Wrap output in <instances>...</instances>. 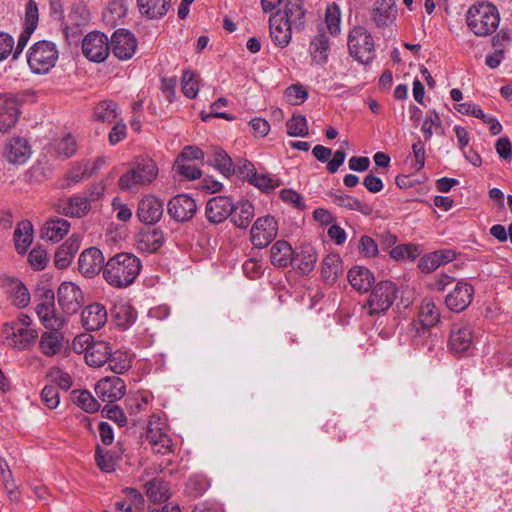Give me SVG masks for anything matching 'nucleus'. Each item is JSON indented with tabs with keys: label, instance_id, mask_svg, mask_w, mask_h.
Wrapping results in <instances>:
<instances>
[{
	"label": "nucleus",
	"instance_id": "69168bd1",
	"mask_svg": "<svg viewBox=\"0 0 512 512\" xmlns=\"http://www.w3.org/2000/svg\"><path fill=\"white\" fill-rule=\"evenodd\" d=\"M41 400L49 409H55L60 403L58 387L55 385H46L41 392Z\"/></svg>",
	"mask_w": 512,
	"mask_h": 512
},
{
	"label": "nucleus",
	"instance_id": "f03ea898",
	"mask_svg": "<svg viewBox=\"0 0 512 512\" xmlns=\"http://www.w3.org/2000/svg\"><path fill=\"white\" fill-rule=\"evenodd\" d=\"M466 22L476 36H488L495 32L499 25L498 9L489 1L476 2L466 12Z\"/></svg>",
	"mask_w": 512,
	"mask_h": 512
},
{
	"label": "nucleus",
	"instance_id": "9b49d317",
	"mask_svg": "<svg viewBox=\"0 0 512 512\" xmlns=\"http://www.w3.org/2000/svg\"><path fill=\"white\" fill-rule=\"evenodd\" d=\"M82 52L92 62H103L110 53V41L101 32H90L82 41Z\"/></svg>",
	"mask_w": 512,
	"mask_h": 512
},
{
	"label": "nucleus",
	"instance_id": "a19ab883",
	"mask_svg": "<svg viewBox=\"0 0 512 512\" xmlns=\"http://www.w3.org/2000/svg\"><path fill=\"white\" fill-rule=\"evenodd\" d=\"M230 216L236 227L245 229L254 217V206L249 201H240L236 205L233 204V211Z\"/></svg>",
	"mask_w": 512,
	"mask_h": 512
},
{
	"label": "nucleus",
	"instance_id": "6ab92c4d",
	"mask_svg": "<svg viewBox=\"0 0 512 512\" xmlns=\"http://www.w3.org/2000/svg\"><path fill=\"white\" fill-rule=\"evenodd\" d=\"M197 211L195 200L185 194L173 197L168 203L169 215L178 222L190 220Z\"/></svg>",
	"mask_w": 512,
	"mask_h": 512
},
{
	"label": "nucleus",
	"instance_id": "37998d69",
	"mask_svg": "<svg viewBox=\"0 0 512 512\" xmlns=\"http://www.w3.org/2000/svg\"><path fill=\"white\" fill-rule=\"evenodd\" d=\"M33 240V227L29 221L20 222L14 232L15 247L19 253H25Z\"/></svg>",
	"mask_w": 512,
	"mask_h": 512
},
{
	"label": "nucleus",
	"instance_id": "bf43d9fd",
	"mask_svg": "<svg viewBox=\"0 0 512 512\" xmlns=\"http://www.w3.org/2000/svg\"><path fill=\"white\" fill-rule=\"evenodd\" d=\"M284 95L289 104L300 105L307 100L308 91L303 85L297 83L288 86Z\"/></svg>",
	"mask_w": 512,
	"mask_h": 512
},
{
	"label": "nucleus",
	"instance_id": "a878e982",
	"mask_svg": "<svg viewBox=\"0 0 512 512\" xmlns=\"http://www.w3.org/2000/svg\"><path fill=\"white\" fill-rule=\"evenodd\" d=\"M111 314L115 324L122 329H128L137 319L134 307L123 299L114 302Z\"/></svg>",
	"mask_w": 512,
	"mask_h": 512
},
{
	"label": "nucleus",
	"instance_id": "49530a36",
	"mask_svg": "<svg viewBox=\"0 0 512 512\" xmlns=\"http://www.w3.org/2000/svg\"><path fill=\"white\" fill-rule=\"evenodd\" d=\"M342 273V261L338 254H328L321 264V276L326 281H334Z\"/></svg>",
	"mask_w": 512,
	"mask_h": 512
},
{
	"label": "nucleus",
	"instance_id": "393cba45",
	"mask_svg": "<svg viewBox=\"0 0 512 512\" xmlns=\"http://www.w3.org/2000/svg\"><path fill=\"white\" fill-rule=\"evenodd\" d=\"M108 319V313L103 304L92 303L84 308L81 314L83 327L88 331L102 328Z\"/></svg>",
	"mask_w": 512,
	"mask_h": 512
},
{
	"label": "nucleus",
	"instance_id": "39448f33",
	"mask_svg": "<svg viewBox=\"0 0 512 512\" xmlns=\"http://www.w3.org/2000/svg\"><path fill=\"white\" fill-rule=\"evenodd\" d=\"M348 50L359 63H370L375 58V44L371 33L363 26L352 28L348 35Z\"/></svg>",
	"mask_w": 512,
	"mask_h": 512
},
{
	"label": "nucleus",
	"instance_id": "72a5a7b5",
	"mask_svg": "<svg viewBox=\"0 0 512 512\" xmlns=\"http://www.w3.org/2000/svg\"><path fill=\"white\" fill-rule=\"evenodd\" d=\"M79 248V237L72 235L66 242L58 247L55 253V265L60 269L67 268L71 264Z\"/></svg>",
	"mask_w": 512,
	"mask_h": 512
},
{
	"label": "nucleus",
	"instance_id": "2eb2a0df",
	"mask_svg": "<svg viewBox=\"0 0 512 512\" xmlns=\"http://www.w3.org/2000/svg\"><path fill=\"white\" fill-rule=\"evenodd\" d=\"M95 393L102 401L113 403L124 397L126 385L117 376H106L95 385Z\"/></svg>",
	"mask_w": 512,
	"mask_h": 512
},
{
	"label": "nucleus",
	"instance_id": "6e6d98bb",
	"mask_svg": "<svg viewBox=\"0 0 512 512\" xmlns=\"http://www.w3.org/2000/svg\"><path fill=\"white\" fill-rule=\"evenodd\" d=\"M500 38H502L503 41L509 42V39L505 36V34L502 36L500 34H497L493 38V45L495 47V51L492 54L487 55L485 58V64L491 69L497 68L504 58L505 45L499 44L498 46Z\"/></svg>",
	"mask_w": 512,
	"mask_h": 512
},
{
	"label": "nucleus",
	"instance_id": "20e7f679",
	"mask_svg": "<svg viewBox=\"0 0 512 512\" xmlns=\"http://www.w3.org/2000/svg\"><path fill=\"white\" fill-rule=\"evenodd\" d=\"M73 350L84 353L85 361L90 367H102L109 360L111 347L105 341H93L90 334H80L73 340Z\"/></svg>",
	"mask_w": 512,
	"mask_h": 512
},
{
	"label": "nucleus",
	"instance_id": "7ed1b4c3",
	"mask_svg": "<svg viewBox=\"0 0 512 512\" xmlns=\"http://www.w3.org/2000/svg\"><path fill=\"white\" fill-rule=\"evenodd\" d=\"M157 176L158 166L152 158L137 157L132 168L119 178V187L122 190L130 191L137 186L149 185Z\"/></svg>",
	"mask_w": 512,
	"mask_h": 512
},
{
	"label": "nucleus",
	"instance_id": "c03bdc74",
	"mask_svg": "<svg viewBox=\"0 0 512 512\" xmlns=\"http://www.w3.org/2000/svg\"><path fill=\"white\" fill-rule=\"evenodd\" d=\"M127 14V5L124 0H112L103 11V21L109 26H116Z\"/></svg>",
	"mask_w": 512,
	"mask_h": 512
},
{
	"label": "nucleus",
	"instance_id": "4be33fe9",
	"mask_svg": "<svg viewBox=\"0 0 512 512\" xmlns=\"http://www.w3.org/2000/svg\"><path fill=\"white\" fill-rule=\"evenodd\" d=\"M270 37L273 43L281 48L288 46L295 30L280 14L274 13L269 19Z\"/></svg>",
	"mask_w": 512,
	"mask_h": 512
},
{
	"label": "nucleus",
	"instance_id": "423d86ee",
	"mask_svg": "<svg viewBox=\"0 0 512 512\" xmlns=\"http://www.w3.org/2000/svg\"><path fill=\"white\" fill-rule=\"evenodd\" d=\"M58 59L56 45L50 41H39L28 51L27 62L36 74H45L54 67Z\"/></svg>",
	"mask_w": 512,
	"mask_h": 512
},
{
	"label": "nucleus",
	"instance_id": "e2e57ef3",
	"mask_svg": "<svg viewBox=\"0 0 512 512\" xmlns=\"http://www.w3.org/2000/svg\"><path fill=\"white\" fill-rule=\"evenodd\" d=\"M154 452L166 454L172 452L173 442L167 431L155 435L154 439H147Z\"/></svg>",
	"mask_w": 512,
	"mask_h": 512
},
{
	"label": "nucleus",
	"instance_id": "9d476101",
	"mask_svg": "<svg viewBox=\"0 0 512 512\" xmlns=\"http://www.w3.org/2000/svg\"><path fill=\"white\" fill-rule=\"evenodd\" d=\"M35 312L40 323L47 330H61L64 327L65 319L55 311L54 293L50 289L43 291L39 302L36 304Z\"/></svg>",
	"mask_w": 512,
	"mask_h": 512
},
{
	"label": "nucleus",
	"instance_id": "774afa93",
	"mask_svg": "<svg viewBox=\"0 0 512 512\" xmlns=\"http://www.w3.org/2000/svg\"><path fill=\"white\" fill-rule=\"evenodd\" d=\"M30 265L36 270H42L46 267L48 262V254L45 249L41 247L33 248L28 256Z\"/></svg>",
	"mask_w": 512,
	"mask_h": 512
},
{
	"label": "nucleus",
	"instance_id": "f257e3e1",
	"mask_svg": "<svg viewBox=\"0 0 512 512\" xmlns=\"http://www.w3.org/2000/svg\"><path fill=\"white\" fill-rule=\"evenodd\" d=\"M140 259L129 252L118 253L106 262L103 277L115 288H126L134 283L141 271Z\"/></svg>",
	"mask_w": 512,
	"mask_h": 512
},
{
	"label": "nucleus",
	"instance_id": "6e6552de",
	"mask_svg": "<svg viewBox=\"0 0 512 512\" xmlns=\"http://www.w3.org/2000/svg\"><path fill=\"white\" fill-rule=\"evenodd\" d=\"M397 14L395 0H376L370 13V20L383 35L392 37Z\"/></svg>",
	"mask_w": 512,
	"mask_h": 512
},
{
	"label": "nucleus",
	"instance_id": "e433bc0d",
	"mask_svg": "<svg viewBox=\"0 0 512 512\" xmlns=\"http://www.w3.org/2000/svg\"><path fill=\"white\" fill-rule=\"evenodd\" d=\"M63 347V334L60 330H48L42 333L39 340L41 352L48 356L58 354Z\"/></svg>",
	"mask_w": 512,
	"mask_h": 512
},
{
	"label": "nucleus",
	"instance_id": "412c9836",
	"mask_svg": "<svg viewBox=\"0 0 512 512\" xmlns=\"http://www.w3.org/2000/svg\"><path fill=\"white\" fill-rule=\"evenodd\" d=\"M163 214V203L153 195L144 196L138 204L137 216L145 224L158 222Z\"/></svg>",
	"mask_w": 512,
	"mask_h": 512
},
{
	"label": "nucleus",
	"instance_id": "a211bd4d",
	"mask_svg": "<svg viewBox=\"0 0 512 512\" xmlns=\"http://www.w3.org/2000/svg\"><path fill=\"white\" fill-rule=\"evenodd\" d=\"M473 342L472 326L468 323H455L453 324L448 346L455 354L466 352Z\"/></svg>",
	"mask_w": 512,
	"mask_h": 512
},
{
	"label": "nucleus",
	"instance_id": "b1692460",
	"mask_svg": "<svg viewBox=\"0 0 512 512\" xmlns=\"http://www.w3.org/2000/svg\"><path fill=\"white\" fill-rule=\"evenodd\" d=\"M164 243V233L158 228L142 229L136 236V248L143 253H155Z\"/></svg>",
	"mask_w": 512,
	"mask_h": 512
},
{
	"label": "nucleus",
	"instance_id": "4c0bfd02",
	"mask_svg": "<svg viewBox=\"0 0 512 512\" xmlns=\"http://www.w3.org/2000/svg\"><path fill=\"white\" fill-rule=\"evenodd\" d=\"M329 197L332 202L339 207H343L352 211H358L364 215H369L371 213V208L369 205L351 195L344 194L341 191L331 192L329 193Z\"/></svg>",
	"mask_w": 512,
	"mask_h": 512
},
{
	"label": "nucleus",
	"instance_id": "052dcab7",
	"mask_svg": "<svg viewBox=\"0 0 512 512\" xmlns=\"http://www.w3.org/2000/svg\"><path fill=\"white\" fill-rule=\"evenodd\" d=\"M249 182L262 190L263 192H270L277 188L280 183L278 179L268 175V174H258L254 173L250 176Z\"/></svg>",
	"mask_w": 512,
	"mask_h": 512
},
{
	"label": "nucleus",
	"instance_id": "1a4fd4ad",
	"mask_svg": "<svg viewBox=\"0 0 512 512\" xmlns=\"http://www.w3.org/2000/svg\"><path fill=\"white\" fill-rule=\"evenodd\" d=\"M3 343L16 350H28L36 342L38 331L30 327H23L17 324L3 325Z\"/></svg>",
	"mask_w": 512,
	"mask_h": 512
},
{
	"label": "nucleus",
	"instance_id": "3c124183",
	"mask_svg": "<svg viewBox=\"0 0 512 512\" xmlns=\"http://www.w3.org/2000/svg\"><path fill=\"white\" fill-rule=\"evenodd\" d=\"M118 116L117 104L111 100L100 102L94 110V118L101 122H113Z\"/></svg>",
	"mask_w": 512,
	"mask_h": 512
},
{
	"label": "nucleus",
	"instance_id": "680f3d73",
	"mask_svg": "<svg viewBox=\"0 0 512 512\" xmlns=\"http://www.w3.org/2000/svg\"><path fill=\"white\" fill-rule=\"evenodd\" d=\"M442 127L440 115L436 111H428L426 118L422 124L421 131L424 134L425 141H429L435 129Z\"/></svg>",
	"mask_w": 512,
	"mask_h": 512
},
{
	"label": "nucleus",
	"instance_id": "bb28decb",
	"mask_svg": "<svg viewBox=\"0 0 512 512\" xmlns=\"http://www.w3.org/2000/svg\"><path fill=\"white\" fill-rule=\"evenodd\" d=\"M309 53L314 64L324 65L327 63L330 53V42L324 31L319 30L311 39Z\"/></svg>",
	"mask_w": 512,
	"mask_h": 512
},
{
	"label": "nucleus",
	"instance_id": "aec40b11",
	"mask_svg": "<svg viewBox=\"0 0 512 512\" xmlns=\"http://www.w3.org/2000/svg\"><path fill=\"white\" fill-rule=\"evenodd\" d=\"M78 268L85 277H93L104 269V256L102 252L95 247L85 249L78 261Z\"/></svg>",
	"mask_w": 512,
	"mask_h": 512
},
{
	"label": "nucleus",
	"instance_id": "7c9ffc66",
	"mask_svg": "<svg viewBox=\"0 0 512 512\" xmlns=\"http://www.w3.org/2000/svg\"><path fill=\"white\" fill-rule=\"evenodd\" d=\"M142 16L150 20L163 18L171 7V0H136Z\"/></svg>",
	"mask_w": 512,
	"mask_h": 512
},
{
	"label": "nucleus",
	"instance_id": "2f4dec72",
	"mask_svg": "<svg viewBox=\"0 0 512 512\" xmlns=\"http://www.w3.org/2000/svg\"><path fill=\"white\" fill-rule=\"evenodd\" d=\"M19 115L17 102L13 99H4L0 103V133H6L14 128Z\"/></svg>",
	"mask_w": 512,
	"mask_h": 512
},
{
	"label": "nucleus",
	"instance_id": "ea45409f",
	"mask_svg": "<svg viewBox=\"0 0 512 512\" xmlns=\"http://www.w3.org/2000/svg\"><path fill=\"white\" fill-rule=\"evenodd\" d=\"M293 261L302 275H308L315 267L317 253L313 247L303 246L298 253L294 254Z\"/></svg>",
	"mask_w": 512,
	"mask_h": 512
},
{
	"label": "nucleus",
	"instance_id": "0eeeda50",
	"mask_svg": "<svg viewBox=\"0 0 512 512\" xmlns=\"http://www.w3.org/2000/svg\"><path fill=\"white\" fill-rule=\"evenodd\" d=\"M397 292L398 290L394 283L391 281H381L374 286L363 308L370 316L384 313L392 306Z\"/></svg>",
	"mask_w": 512,
	"mask_h": 512
},
{
	"label": "nucleus",
	"instance_id": "dca6fc26",
	"mask_svg": "<svg viewBox=\"0 0 512 512\" xmlns=\"http://www.w3.org/2000/svg\"><path fill=\"white\" fill-rule=\"evenodd\" d=\"M31 155L32 148L29 141L20 136L9 139L3 149L4 158L13 165L25 164Z\"/></svg>",
	"mask_w": 512,
	"mask_h": 512
},
{
	"label": "nucleus",
	"instance_id": "f8f14e48",
	"mask_svg": "<svg viewBox=\"0 0 512 512\" xmlns=\"http://www.w3.org/2000/svg\"><path fill=\"white\" fill-rule=\"evenodd\" d=\"M278 233V224L274 217L267 215L258 218L250 231V240L254 247L262 249L270 244Z\"/></svg>",
	"mask_w": 512,
	"mask_h": 512
},
{
	"label": "nucleus",
	"instance_id": "f3484780",
	"mask_svg": "<svg viewBox=\"0 0 512 512\" xmlns=\"http://www.w3.org/2000/svg\"><path fill=\"white\" fill-rule=\"evenodd\" d=\"M57 297L61 309L67 314L76 313L83 301L81 289L72 282H63L58 288Z\"/></svg>",
	"mask_w": 512,
	"mask_h": 512
},
{
	"label": "nucleus",
	"instance_id": "79ce46f5",
	"mask_svg": "<svg viewBox=\"0 0 512 512\" xmlns=\"http://www.w3.org/2000/svg\"><path fill=\"white\" fill-rule=\"evenodd\" d=\"M440 311L431 299H424L419 308V320L426 328L437 325L440 321Z\"/></svg>",
	"mask_w": 512,
	"mask_h": 512
},
{
	"label": "nucleus",
	"instance_id": "0e129e2a",
	"mask_svg": "<svg viewBox=\"0 0 512 512\" xmlns=\"http://www.w3.org/2000/svg\"><path fill=\"white\" fill-rule=\"evenodd\" d=\"M95 460L99 469L103 472L109 473L114 471L116 461L109 451H105L97 446L95 453Z\"/></svg>",
	"mask_w": 512,
	"mask_h": 512
},
{
	"label": "nucleus",
	"instance_id": "864d4df0",
	"mask_svg": "<svg viewBox=\"0 0 512 512\" xmlns=\"http://www.w3.org/2000/svg\"><path fill=\"white\" fill-rule=\"evenodd\" d=\"M325 23L331 35L336 36L341 30V12L335 3L329 4L325 12Z\"/></svg>",
	"mask_w": 512,
	"mask_h": 512
},
{
	"label": "nucleus",
	"instance_id": "09e8293b",
	"mask_svg": "<svg viewBox=\"0 0 512 512\" xmlns=\"http://www.w3.org/2000/svg\"><path fill=\"white\" fill-rule=\"evenodd\" d=\"M146 495L156 504L169 498V488L160 478H154L146 484Z\"/></svg>",
	"mask_w": 512,
	"mask_h": 512
},
{
	"label": "nucleus",
	"instance_id": "f704fd0d",
	"mask_svg": "<svg viewBox=\"0 0 512 512\" xmlns=\"http://www.w3.org/2000/svg\"><path fill=\"white\" fill-rule=\"evenodd\" d=\"M275 13L280 14L295 30H300L304 25L305 13L301 0H287L284 9Z\"/></svg>",
	"mask_w": 512,
	"mask_h": 512
},
{
	"label": "nucleus",
	"instance_id": "58836bf2",
	"mask_svg": "<svg viewBox=\"0 0 512 512\" xmlns=\"http://www.w3.org/2000/svg\"><path fill=\"white\" fill-rule=\"evenodd\" d=\"M348 280L354 289L366 292L371 288L374 276L368 268L356 266L349 270Z\"/></svg>",
	"mask_w": 512,
	"mask_h": 512
},
{
	"label": "nucleus",
	"instance_id": "c756f323",
	"mask_svg": "<svg viewBox=\"0 0 512 512\" xmlns=\"http://www.w3.org/2000/svg\"><path fill=\"white\" fill-rule=\"evenodd\" d=\"M76 140L71 134L55 139L44 147L47 155L54 158L66 159L76 152Z\"/></svg>",
	"mask_w": 512,
	"mask_h": 512
},
{
	"label": "nucleus",
	"instance_id": "de8ad7c7",
	"mask_svg": "<svg viewBox=\"0 0 512 512\" xmlns=\"http://www.w3.org/2000/svg\"><path fill=\"white\" fill-rule=\"evenodd\" d=\"M71 397L73 403L87 413L97 412L100 408L98 401L87 390H74Z\"/></svg>",
	"mask_w": 512,
	"mask_h": 512
},
{
	"label": "nucleus",
	"instance_id": "13d9d810",
	"mask_svg": "<svg viewBox=\"0 0 512 512\" xmlns=\"http://www.w3.org/2000/svg\"><path fill=\"white\" fill-rule=\"evenodd\" d=\"M174 171L187 180H195L201 177L200 169L190 162H186L183 158H177L175 160Z\"/></svg>",
	"mask_w": 512,
	"mask_h": 512
},
{
	"label": "nucleus",
	"instance_id": "a18cd8bd",
	"mask_svg": "<svg viewBox=\"0 0 512 512\" xmlns=\"http://www.w3.org/2000/svg\"><path fill=\"white\" fill-rule=\"evenodd\" d=\"M8 293L11 302L19 308H25L30 303V293L20 280L14 279L9 282Z\"/></svg>",
	"mask_w": 512,
	"mask_h": 512
},
{
	"label": "nucleus",
	"instance_id": "c85d7f7f",
	"mask_svg": "<svg viewBox=\"0 0 512 512\" xmlns=\"http://www.w3.org/2000/svg\"><path fill=\"white\" fill-rule=\"evenodd\" d=\"M206 163L225 177L234 174L235 168L230 156L220 147H212L207 153Z\"/></svg>",
	"mask_w": 512,
	"mask_h": 512
},
{
	"label": "nucleus",
	"instance_id": "603ef678",
	"mask_svg": "<svg viewBox=\"0 0 512 512\" xmlns=\"http://www.w3.org/2000/svg\"><path fill=\"white\" fill-rule=\"evenodd\" d=\"M210 487V481L203 475H193L186 483V492L192 498L201 497Z\"/></svg>",
	"mask_w": 512,
	"mask_h": 512
},
{
	"label": "nucleus",
	"instance_id": "473e14b6",
	"mask_svg": "<svg viewBox=\"0 0 512 512\" xmlns=\"http://www.w3.org/2000/svg\"><path fill=\"white\" fill-rule=\"evenodd\" d=\"M294 251L292 246L284 240L276 241L270 249V260L272 265L285 268L293 263Z\"/></svg>",
	"mask_w": 512,
	"mask_h": 512
},
{
	"label": "nucleus",
	"instance_id": "cd10ccee",
	"mask_svg": "<svg viewBox=\"0 0 512 512\" xmlns=\"http://www.w3.org/2000/svg\"><path fill=\"white\" fill-rule=\"evenodd\" d=\"M90 208L88 200L82 195H73L62 199L58 204V211L68 217H83L89 212Z\"/></svg>",
	"mask_w": 512,
	"mask_h": 512
},
{
	"label": "nucleus",
	"instance_id": "8fccbe9b",
	"mask_svg": "<svg viewBox=\"0 0 512 512\" xmlns=\"http://www.w3.org/2000/svg\"><path fill=\"white\" fill-rule=\"evenodd\" d=\"M107 364L112 372L122 374L131 367V357L127 352L120 350L112 352L111 349Z\"/></svg>",
	"mask_w": 512,
	"mask_h": 512
},
{
	"label": "nucleus",
	"instance_id": "c9c22d12",
	"mask_svg": "<svg viewBox=\"0 0 512 512\" xmlns=\"http://www.w3.org/2000/svg\"><path fill=\"white\" fill-rule=\"evenodd\" d=\"M70 230V223L63 218H56L47 221L41 229L42 239L59 242Z\"/></svg>",
	"mask_w": 512,
	"mask_h": 512
},
{
	"label": "nucleus",
	"instance_id": "5701e85b",
	"mask_svg": "<svg viewBox=\"0 0 512 512\" xmlns=\"http://www.w3.org/2000/svg\"><path fill=\"white\" fill-rule=\"evenodd\" d=\"M233 202L229 197L216 196L206 204V217L211 223H221L232 214Z\"/></svg>",
	"mask_w": 512,
	"mask_h": 512
},
{
	"label": "nucleus",
	"instance_id": "338daca9",
	"mask_svg": "<svg viewBox=\"0 0 512 512\" xmlns=\"http://www.w3.org/2000/svg\"><path fill=\"white\" fill-rule=\"evenodd\" d=\"M38 7L34 0H29L25 8L24 28L35 31L38 26Z\"/></svg>",
	"mask_w": 512,
	"mask_h": 512
},
{
	"label": "nucleus",
	"instance_id": "4d7b16f0",
	"mask_svg": "<svg viewBox=\"0 0 512 512\" xmlns=\"http://www.w3.org/2000/svg\"><path fill=\"white\" fill-rule=\"evenodd\" d=\"M182 92L190 99L196 98L199 92V77L191 70H187L182 75Z\"/></svg>",
	"mask_w": 512,
	"mask_h": 512
},
{
	"label": "nucleus",
	"instance_id": "4468645a",
	"mask_svg": "<svg viewBox=\"0 0 512 512\" xmlns=\"http://www.w3.org/2000/svg\"><path fill=\"white\" fill-rule=\"evenodd\" d=\"M137 41L135 36L124 29L115 31L110 41V51L119 60H128L136 52Z\"/></svg>",
	"mask_w": 512,
	"mask_h": 512
},
{
	"label": "nucleus",
	"instance_id": "ddd939ff",
	"mask_svg": "<svg viewBox=\"0 0 512 512\" xmlns=\"http://www.w3.org/2000/svg\"><path fill=\"white\" fill-rule=\"evenodd\" d=\"M474 288L468 282L461 280L457 282L454 289L445 297L446 307L455 313L464 311L472 302Z\"/></svg>",
	"mask_w": 512,
	"mask_h": 512
},
{
	"label": "nucleus",
	"instance_id": "5fc2aeb1",
	"mask_svg": "<svg viewBox=\"0 0 512 512\" xmlns=\"http://www.w3.org/2000/svg\"><path fill=\"white\" fill-rule=\"evenodd\" d=\"M287 134L291 137H305L308 134L306 117L301 114H293L286 122Z\"/></svg>",
	"mask_w": 512,
	"mask_h": 512
}]
</instances>
